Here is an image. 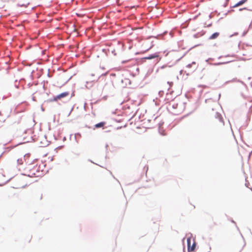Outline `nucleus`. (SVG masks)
<instances>
[{
  "mask_svg": "<svg viewBox=\"0 0 252 252\" xmlns=\"http://www.w3.org/2000/svg\"><path fill=\"white\" fill-rule=\"evenodd\" d=\"M37 161H34L33 163L30 162L26 167L25 172L23 175L30 177L39 176V171L38 170Z\"/></svg>",
  "mask_w": 252,
  "mask_h": 252,
  "instance_id": "obj_1",
  "label": "nucleus"
},
{
  "mask_svg": "<svg viewBox=\"0 0 252 252\" xmlns=\"http://www.w3.org/2000/svg\"><path fill=\"white\" fill-rule=\"evenodd\" d=\"M30 156L29 155H25L23 158H18L17 160L18 165H22L24 162H26V166L30 162L29 161Z\"/></svg>",
  "mask_w": 252,
  "mask_h": 252,
  "instance_id": "obj_2",
  "label": "nucleus"
},
{
  "mask_svg": "<svg viewBox=\"0 0 252 252\" xmlns=\"http://www.w3.org/2000/svg\"><path fill=\"white\" fill-rule=\"evenodd\" d=\"M187 244H188V250L189 252H191L194 251L195 249L196 244L195 242L193 243L192 246H190L191 244V239L190 238H188L187 239Z\"/></svg>",
  "mask_w": 252,
  "mask_h": 252,
  "instance_id": "obj_3",
  "label": "nucleus"
},
{
  "mask_svg": "<svg viewBox=\"0 0 252 252\" xmlns=\"http://www.w3.org/2000/svg\"><path fill=\"white\" fill-rule=\"evenodd\" d=\"M68 95H69L68 92H63V93H61V94L57 95L56 96H55L53 98V101H57L59 99H61L62 98L67 96Z\"/></svg>",
  "mask_w": 252,
  "mask_h": 252,
  "instance_id": "obj_4",
  "label": "nucleus"
},
{
  "mask_svg": "<svg viewBox=\"0 0 252 252\" xmlns=\"http://www.w3.org/2000/svg\"><path fill=\"white\" fill-rule=\"evenodd\" d=\"M105 122H100V123H99L97 124H96L94 126L95 128H99V127H103L105 125Z\"/></svg>",
  "mask_w": 252,
  "mask_h": 252,
  "instance_id": "obj_5",
  "label": "nucleus"
},
{
  "mask_svg": "<svg viewBox=\"0 0 252 252\" xmlns=\"http://www.w3.org/2000/svg\"><path fill=\"white\" fill-rule=\"evenodd\" d=\"M220 33L219 32H215L214 33H213L210 37H209V39H214L216 38H217L219 35Z\"/></svg>",
  "mask_w": 252,
  "mask_h": 252,
  "instance_id": "obj_6",
  "label": "nucleus"
},
{
  "mask_svg": "<svg viewBox=\"0 0 252 252\" xmlns=\"http://www.w3.org/2000/svg\"><path fill=\"white\" fill-rule=\"evenodd\" d=\"M158 57V55L156 54L154 55H151L148 57H145V59H148V60H151V59H154V58Z\"/></svg>",
  "mask_w": 252,
  "mask_h": 252,
  "instance_id": "obj_7",
  "label": "nucleus"
},
{
  "mask_svg": "<svg viewBox=\"0 0 252 252\" xmlns=\"http://www.w3.org/2000/svg\"><path fill=\"white\" fill-rule=\"evenodd\" d=\"M192 66H193V68L195 69L197 67V65L195 62H192L191 64H189L187 65V67L190 68Z\"/></svg>",
  "mask_w": 252,
  "mask_h": 252,
  "instance_id": "obj_8",
  "label": "nucleus"
},
{
  "mask_svg": "<svg viewBox=\"0 0 252 252\" xmlns=\"http://www.w3.org/2000/svg\"><path fill=\"white\" fill-rule=\"evenodd\" d=\"M247 0H242L237 3L233 7H237L243 4H244Z\"/></svg>",
  "mask_w": 252,
  "mask_h": 252,
  "instance_id": "obj_9",
  "label": "nucleus"
},
{
  "mask_svg": "<svg viewBox=\"0 0 252 252\" xmlns=\"http://www.w3.org/2000/svg\"><path fill=\"white\" fill-rule=\"evenodd\" d=\"M20 119H18V121L17 122H14V123H17V124L20 123Z\"/></svg>",
  "mask_w": 252,
  "mask_h": 252,
  "instance_id": "obj_10",
  "label": "nucleus"
},
{
  "mask_svg": "<svg viewBox=\"0 0 252 252\" xmlns=\"http://www.w3.org/2000/svg\"><path fill=\"white\" fill-rule=\"evenodd\" d=\"M232 223L235 225V222L234 221H232Z\"/></svg>",
  "mask_w": 252,
  "mask_h": 252,
  "instance_id": "obj_11",
  "label": "nucleus"
},
{
  "mask_svg": "<svg viewBox=\"0 0 252 252\" xmlns=\"http://www.w3.org/2000/svg\"><path fill=\"white\" fill-rule=\"evenodd\" d=\"M31 238H30V240H29V242H30L31 241Z\"/></svg>",
  "mask_w": 252,
  "mask_h": 252,
  "instance_id": "obj_12",
  "label": "nucleus"
}]
</instances>
